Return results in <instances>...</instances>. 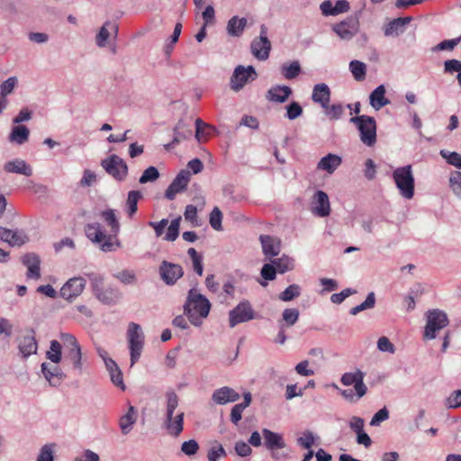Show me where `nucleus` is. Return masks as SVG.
I'll list each match as a JSON object with an SVG mask.
<instances>
[{"label":"nucleus","instance_id":"obj_1","mask_svg":"<svg viewBox=\"0 0 461 461\" xmlns=\"http://www.w3.org/2000/svg\"><path fill=\"white\" fill-rule=\"evenodd\" d=\"M210 310L211 303L205 296L195 289L189 290L184 305V313L193 325L200 326L202 319L208 316Z\"/></svg>","mask_w":461,"mask_h":461},{"label":"nucleus","instance_id":"obj_2","mask_svg":"<svg viewBox=\"0 0 461 461\" xmlns=\"http://www.w3.org/2000/svg\"><path fill=\"white\" fill-rule=\"evenodd\" d=\"M86 237L95 244H97L104 252L114 251L121 247V242L112 235H106L103 227L98 222L88 223L85 226Z\"/></svg>","mask_w":461,"mask_h":461},{"label":"nucleus","instance_id":"obj_3","mask_svg":"<svg viewBox=\"0 0 461 461\" xmlns=\"http://www.w3.org/2000/svg\"><path fill=\"white\" fill-rule=\"evenodd\" d=\"M392 176L399 194L405 199H412L415 191V179L411 165L395 168Z\"/></svg>","mask_w":461,"mask_h":461},{"label":"nucleus","instance_id":"obj_4","mask_svg":"<svg viewBox=\"0 0 461 461\" xmlns=\"http://www.w3.org/2000/svg\"><path fill=\"white\" fill-rule=\"evenodd\" d=\"M350 122L357 127L360 140L365 145L372 147L375 144L376 122L374 117L368 115L351 117Z\"/></svg>","mask_w":461,"mask_h":461},{"label":"nucleus","instance_id":"obj_5","mask_svg":"<svg viewBox=\"0 0 461 461\" xmlns=\"http://www.w3.org/2000/svg\"><path fill=\"white\" fill-rule=\"evenodd\" d=\"M126 335L130 349L131 366H132L141 356L144 348V334L140 325L130 322Z\"/></svg>","mask_w":461,"mask_h":461},{"label":"nucleus","instance_id":"obj_6","mask_svg":"<svg viewBox=\"0 0 461 461\" xmlns=\"http://www.w3.org/2000/svg\"><path fill=\"white\" fill-rule=\"evenodd\" d=\"M426 326L424 330V339H433L437 332L447 327L449 323L447 314L438 309L429 310L426 312Z\"/></svg>","mask_w":461,"mask_h":461},{"label":"nucleus","instance_id":"obj_7","mask_svg":"<svg viewBox=\"0 0 461 461\" xmlns=\"http://www.w3.org/2000/svg\"><path fill=\"white\" fill-rule=\"evenodd\" d=\"M105 172L117 181H123L128 176V165L117 155H110L101 161Z\"/></svg>","mask_w":461,"mask_h":461},{"label":"nucleus","instance_id":"obj_8","mask_svg":"<svg viewBox=\"0 0 461 461\" xmlns=\"http://www.w3.org/2000/svg\"><path fill=\"white\" fill-rule=\"evenodd\" d=\"M255 319V311L248 300L241 301L236 307L229 312L230 327L247 322Z\"/></svg>","mask_w":461,"mask_h":461},{"label":"nucleus","instance_id":"obj_9","mask_svg":"<svg viewBox=\"0 0 461 461\" xmlns=\"http://www.w3.org/2000/svg\"><path fill=\"white\" fill-rule=\"evenodd\" d=\"M257 72L252 66L239 65L235 68L234 72L230 77V88L234 91H240L249 81L255 80Z\"/></svg>","mask_w":461,"mask_h":461},{"label":"nucleus","instance_id":"obj_10","mask_svg":"<svg viewBox=\"0 0 461 461\" xmlns=\"http://www.w3.org/2000/svg\"><path fill=\"white\" fill-rule=\"evenodd\" d=\"M250 49L252 54L258 59L265 60L268 58L271 50V42L267 39V28L265 24L260 26L259 37L253 40Z\"/></svg>","mask_w":461,"mask_h":461},{"label":"nucleus","instance_id":"obj_11","mask_svg":"<svg viewBox=\"0 0 461 461\" xmlns=\"http://www.w3.org/2000/svg\"><path fill=\"white\" fill-rule=\"evenodd\" d=\"M86 276L96 298L102 303H112L114 301L113 292L111 289H105L103 276L96 273H89Z\"/></svg>","mask_w":461,"mask_h":461},{"label":"nucleus","instance_id":"obj_12","mask_svg":"<svg viewBox=\"0 0 461 461\" xmlns=\"http://www.w3.org/2000/svg\"><path fill=\"white\" fill-rule=\"evenodd\" d=\"M158 272L162 281L168 285H175L184 275L183 267L180 265L167 260L161 262Z\"/></svg>","mask_w":461,"mask_h":461},{"label":"nucleus","instance_id":"obj_13","mask_svg":"<svg viewBox=\"0 0 461 461\" xmlns=\"http://www.w3.org/2000/svg\"><path fill=\"white\" fill-rule=\"evenodd\" d=\"M365 374L357 369L355 372L345 373L341 378L340 382L345 386L354 385V389L357 393V398H362L367 392V387L364 384Z\"/></svg>","mask_w":461,"mask_h":461},{"label":"nucleus","instance_id":"obj_14","mask_svg":"<svg viewBox=\"0 0 461 461\" xmlns=\"http://www.w3.org/2000/svg\"><path fill=\"white\" fill-rule=\"evenodd\" d=\"M86 286V280L79 277L68 279L60 289V296L68 301H72L79 296Z\"/></svg>","mask_w":461,"mask_h":461},{"label":"nucleus","instance_id":"obj_15","mask_svg":"<svg viewBox=\"0 0 461 461\" xmlns=\"http://www.w3.org/2000/svg\"><path fill=\"white\" fill-rule=\"evenodd\" d=\"M359 28L358 19L353 16L333 25L332 30L342 40H350L357 34Z\"/></svg>","mask_w":461,"mask_h":461},{"label":"nucleus","instance_id":"obj_16","mask_svg":"<svg viewBox=\"0 0 461 461\" xmlns=\"http://www.w3.org/2000/svg\"><path fill=\"white\" fill-rule=\"evenodd\" d=\"M312 212L319 217H326L330 213V205L328 194L323 191H317L312 202Z\"/></svg>","mask_w":461,"mask_h":461},{"label":"nucleus","instance_id":"obj_17","mask_svg":"<svg viewBox=\"0 0 461 461\" xmlns=\"http://www.w3.org/2000/svg\"><path fill=\"white\" fill-rule=\"evenodd\" d=\"M0 240L12 247H20L28 241V237L22 231L1 227Z\"/></svg>","mask_w":461,"mask_h":461},{"label":"nucleus","instance_id":"obj_18","mask_svg":"<svg viewBox=\"0 0 461 461\" xmlns=\"http://www.w3.org/2000/svg\"><path fill=\"white\" fill-rule=\"evenodd\" d=\"M240 393L229 386H223L213 392L212 399L220 405H224L229 402H234L240 399Z\"/></svg>","mask_w":461,"mask_h":461},{"label":"nucleus","instance_id":"obj_19","mask_svg":"<svg viewBox=\"0 0 461 461\" xmlns=\"http://www.w3.org/2000/svg\"><path fill=\"white\" fill-rule=\"evenodd\" d=\"M259 240L262 245L263 253L268 259L280 253L281 242L278 239L269 235H261Z\"/></svg>","mask_w":461,"mask_h":461},{"label":"nucleus","instance_id":"obj_20","mask_svg":"<svg viewBox=\"0 0 461 461\" xmlns=\"http://www.w3.org/2000/svg\"><path fill=\"white\" fill-rule=\"evenodd\" d=\"M4 170L7 173H14L25 176H31L33 174L32 167L28 163H26L25 160L21 158L7 161L4 165Z\"/></svg>","mask_w":461,"mask_h":461},{"label":"nucleus","instance_id":"obj_21","mask_svg":"<svg viewBox=\"0 0 461 461\" xmlns=\"http://www.w3.org/2000/svg\"><path fill=\"white\" fill-rule=\"evenodd\" d=\"M330 89L325 83H319L313 86L312 99L314 103L320 104L321 108L327 107L330 101Z\"/></svg>","mask_w":461,"mask_h":461},{"label":"nucleus","instance_id":"obj_22","mask_svg":"<svg viewBox=\"0 0 461 461\" xmlns=\"http://www.w3.org/2000/svg\"><path fill=\"white\" fill-rule=\"evenodd\" d=\"M193 135L190 125H187L183 120H180L174 128V138L171 143L165 146L167 149L174 148L184 140L189 139Z\"/></svg>","mask_w":461,"mask_h":461},{"label":"nucleus","instance_id":"obj_23","mask_svg":"<svg viewBox=\"0 0 461 461\" xmlns=\"http://www.w3.org/2000/svg\"><path fill=\"white\" fill-rule=\"evenodd\" d=\"M165 428L171 436L178 437L184 429V412L171 414L170 418L166 415Z\"/></svg>","mask_w":461,"mask_h":461},{"label":"nucleus","instance_id":"obj_24","mask_svg":"<svg viewBox=\"0 0 461 461\" xmlns=\"http://www.w3.org/2000/svg\"><path fill=\"white\" fill-rule=\"evenodd\" d=\"M23 263L27 267V277L39 279L41 277V270H40V263L41 260L39 257L34 253H28L23 256Z\"/></svg>","mask_w":461,"mask_h":461},{"label":"nucleus","instance_id":"obj_25","mask_svg":"<svg viewBox=\"0 0 461 461\" xmlns=\"http://www.w3.org/2000/svg\"><path fill=\"white\" fill-rule=\"evenodd\" d=\"M19 350L24 357L35 354L37 352V342L34 331L31 330L30 334L23 336L19 341Z\"/></svg>","mask_w":461,"mask_h":461},{"label":"nucleus","instance_id":"obj_26","mask_svg":"<svg viewBox=\"0 0 461 461\" xmlns=\"http://www.w3.org/2000/svg\"><path fill=\"white\" fill-rule=\"evenodd\" d=\"M262 434L267 449L273 451L285 447V443L280 434L273 432L267 429H264L262 430Z\"/></svg>","mask_w":461,"mask_h":461},{"label":"nucleus","instance_id":"obj_27","mask_svg":"<svg viewBox=\"0 0 461 461\" xmlns=\"http://www.w3.org/2000/svg\"><path fill=\"white\" fill-rule=\"evenodd\" d=\"M292 95V89L286 86H275L267 94V98L271 102L284 103Z\"/></svg>","mask_w":461,"mask_h":461},{"label":"nucleus","instance_id":"obj_28","mask_svg":"<svg viewBox=\"0 0 461 461\" xmlns=\"http://www.w3.org/2000/svg\"><path fill=\"white\" fill-rule=\"evenodd\" d=\"M369 101L370 105L375 110H380L390 103V101L385 97V87L384 85L377 86L370 94Z\"/></svg>","mask_w":461,"mask_h":461},{"label":"nucleus","instance_id":"obj_29","mask_svg":"<svg viewBox=\"0 0 461 461\" xmlns=\"http://www.w3.org/2000/svg\"><path fill=\"white\" fill-rule=\"evenodd\" d=\"M243 398V402L235 404L230 411V421L235 425H237L241 420L243 411L249 406L252 401L250 393H244Z\"/></svg>","mask_w":461,"mask_h":461},{"label":"nucleus","instance_id":"obj_30","mask_svg":"<svg viewBox=\"0 0 461 461\" xmlns=\"http://www.w3.org/2000/svg\"><path fill=\"white\" fill-rule=\"evenodd\" d=\"M246 18H239L238 16L231 17L227 24V32L230 36L240 37L242 35L245 27L247 26Z\"/></svg>","mask_w":461,"mask_h":461},{"label":"nucleus","instance_id":"obj_31","mask_svg":"<svg viewBox=\"0 0 461 461\" xmlns=\"http://www.w3.org/2000/svg\"><path fill=\"white\" fill-rule=\"evenodd\" d=\"M105 366L110 374L113 384L117 387H120L122 390H124L125 385L123 383L122 373L116 362L114 360H107Z\"/></svg>","mask_w":461,"mask_h":461},{"label":"nucleus","instance_id":"obj_32","mask_svg":"<svg viewBox=\"0 0 461 461\" xmlns=\"http://www.w3.org/2000/svg\"><path fill=\"white\" fill-rule=\"evenodd\" d=\"M341 164V158L338 155L328 154L323 157L318 163V168L325 170L328 173H333L337 167Z\"/></svg>","mask_w":461,"mask_h":461},{"label":"nucleus","instance_id":"obj_33","mask_svg":"<svg viewBox=\"0 0 461 461\" xmlns=\"http://www.w3.org/2000/svg\"><path fill=\"white\" fill-rule=\"evenodd\" d=\"M411 21V17H401L393 20L388 23L384 30V34L386 36L389 35H398L400 32H402L405 25H407Z\"/></svg>","mask_w":461,"mask_h":461},{"label":"nucleus","instance_id":"obj_34","mask_svg":"<svg viewBox=\"0 0 461 461\" xmlns=\"http://www.w3.org/2000/svg\"><path fill=\"white\" fill-rule=\"evenodd\" d=\"M82 351L81 348H69L66 352L65 355V361H68L72 366L73 368L80 374L83 369V357H82Z\"/></svg>","mask_w":461,"mask_h":461},{"label":"nucleus","instance_id":"obj_35","mask_svg":"<svg viewBox=\"0 0 461 461\" xmlns=\"http://www.w3.org/2000/svg\"><path fill=\"white\" fill-rule=\"evenodd\" d=\"M135 421L136 411L133 406H131L128 410V412L120 419L119 424L122 434H128Z\"/></svg>","mask_w":461,"mask_h":461},{"label":"nucleus","instance_id":"obj_36","mask_svg":"<svg viewBox=\"0 0 461 461\" xmlns=\"http://www.w3.org/2000/svg\"><path fill=\"white\" fill-rule=\"evenodd\" d=\"M142 198V194L140 191L132 190L128 193L126 208L129 217H132L138 210V202Z\"/></svg>","mask_w":461,"mask_h":461},{"label":"nucleus","instance_id":"obj_37","mask_svg":"<svg viewBox=\"0 0 461 461\" xmlns=\"http://www.w3.org/2000/svg\"><path fill=\"white\" fill-rule=\"evenodd\" d=\"M29 130L24 125L14 126L10 133L9 140L18 144L24 143L29 138Z\"/></svg>","mask_w":461,"mask_h":461},{"label":"nucleus","instance_id":"obj_38","mask_svg":"<svg viewBox=\"0 0 461 461\" xmlns=\"http://www.w3.org/2000/svg\"><path fill=\"white\" fill-rule=\"evenodd\" d=\"M108 27L113 31L114 34L118 32V26L116 24H112L110 22H106L100 29L99 33L96 36V44L99 47H104L106 45V41L109 38V31Z\"/></svg>","mask_w":461,"mask_h":461},{"label":"nucleus","instance_id":"obj_39","mask_svg":"<svg viewBox=\"0 0 461 461\" xmlns=\"http://www.w3.org/2000/svg\"><path fill=\"white\" fill-rule=\"evenodd\" d=\"M349 69L354 78L357 81H363L366 75V65L359 60H352L349 63Z\"/></svg>","mask_w":461,"mask_h":461},{"label":"nucleus","instance_id":"obj_40","mask_svg":"<svg viewBox=\"0 0 461 461\" xmlns=\"http://www.w3.org/2000/svg\"><path fill=\"white\" fill-rule=\"evenodd\" d=\"M101 216L111 228V231L114 233V235H117L120 230V223L115 216L114 211L112 209L105 210L102 212Z\"/></svg>","mask_w":461,"mask_h":461},{"label":"nucleus","instance_id":"obj_41","mask_svg":"<svg viewBox=\"0 0 461 461\" xmlns=\"http://www.w3.org/2000/svg\"><path fill=\"white\" fill-rule=\"evenodd\" d=\"M189 180L190 172L187 170H182L173 180L170 185H172V188H176L179 192H182L184 189H185Z\"/></svg>","mask_w":461,"mask_h":461},{"label":"nucleus","instance_id":"obj_42","mask_svg":"<svg viewBox=\"0 0 461 461\" xmlns=\"http://www.w3.org/2000/svg\"><path fill=\"white\" fill-rule=\"evenodd\" d=\"M187 254L191 258L194 271L201 276L203 272V257L194 248H190Z\"/></svg>","mask_w":461,"mask_h":461},{"label":"nucleus","instance_id":"obj_43","mask_svg":"<svg viewBox=\"0 0 461 461\" xmlns=\"http://www.w3.org/2000/svg\"><path fill=\"white\" fill-rule=\"evenodd\" d=\"M375 304V293L371 292L367 294L366 300L360 303L359 305H357L350 310V314L357 315L360 312L366 310V309H372Z\"/></svg>","mask_w":461,"mask_h":461},{"label":"nucleus","instance_id":"obj_44","mask_svg":"<svg viewBox=\"0 0 461 461\" xmlns=\"http://www.w3.org/2000/svg\"><path fill=\"white\" fill-rule=\"evenodd\" d=\"M282 72L286 79H294L301 73V66L298 61H294L289 65L284 64Z\"/></svg>","mask_w":461,"mask_h":461},{"label":"nucleus","instance_id":"obj_45","mask_svg":"<svg viewBox=\"0 0 461 461\" xmlns=\"http://www.w3.org/2000/svg\"><path fill=\"white\" fill-rule=\"evenodd\" d=\"M272 263L274 264V266L276 269V272H279L281 274H284L289 270H292L294 267L293 260L290 258L285 257V256H284L280 258H277V259H274L272 261Z\"/></svg>","mask_w":461,"mask_h":461},{"label":"nucleus","instance_id":"obj_46","mask_svg":"<svg viewBox=\"0 0 461 461\" xmlns=\"http://www.w3.org/2000/svg\"><path fill=\"white\" fill-rule=\"evenodd\" d=\"M211 129V126L205 123L202 119L198 118L195 121V139L199 142L205 141L207 140V130Z\"/></svg>","mask_w":461,"mask_h":461},{"label":"nucleus","instance_id":"obj_47","mask_svg":"<svg viewBox=\"0 0 461 461\" xmlns=\"http://www.w3.org/2000/svg\"><path fill=\"white\" fill-rule=\"evenodd\" d=\"M61 344L60 342L57 340H52L50 342V350L47 352L48 358L55 363L58 364L61 360Z\"/></svg>","mask_w":461,"mask_h":461},{"label":"nucleus","instance_id":"obj_48","mask_svg":"<svg viewBox=\"0 0 461 461\" xmlns=\"http://www.w3.org/2000/svg\"><path fill=\"white\" fill-rule=\"evenodd\" d=\"M300 294L301 288L298 285H290L279 294V299L283 302H289L298 297Z\"/></svg>","mask_w":461,"mask_h":461},{"label":"nucleus","instance_id":"obj_49","mask_svg":"<svg viewBox=\"0 0 461 461\" xmlns=\"http://www.w3.org/2000/svg\"><path fill=\"white\" fill-rule=\"evenodd\" d=\"M298 319L299 311L295 308H288L283 312L282 321H279V324H282V321H284L287 326H293L296 323Z\"/></svg>","mask_w":461,"mask_h":461},{"label":"nucleus","instance_id":"obj_50","mask_svg":"<svg viewBox=\"0 0 461 461\" xmlns=\"http://www.w3.org/2000/svg\"><path fill=\"white\" fill-rule=\"evenodd\" d=\"M226 456V451L221 444L215 442L208 450L209 461H218L219 458Z\"/></svg>","mask_w":461,"mask_h":461},{"label":"nucleus","instance_id":"obj_51","mask_svg":"<svg viewBox=\"0 0 461 461\" xmlns=\"http://www.w3.org/2000/svg\"><path fill=\"white\" fill-rule=\"evenodd\" d=\"M159 177V172L157 167L150 166L144 170L141 176L139 179L140 184H147L149 182H154Z\"/></svg>","mask_w":461,"mask_h":461},{"label":"nucleus","instance_id":"obj_52","mask_svg":"<svg viewBox=\"0 0 461 461\" xmlns=\"http://www.w3.org/2000/svg\"><path fill=\"white\" fill-rule=\"evenodd\" d=\"M322 109H324L325 114L330 120L339 119L344 113V108L340 104H333L331 105L329 104L327 107H322Z\"/></svg>","mask_w":461,"mask_h":461},{"label":"nucleus","instance_id":"obj_53","mask_svg":"<svg viewBox=\"0 0 461 461\" xmlns=\"http://www.w3.org/2000/svg\"><path fill=\"white\" fill-rule=\"evenodd\" d=\"M450 187L453 192L459 197H461V172L454 171L450 175L449 178Z\"/></svg>","mask_w":461,"mask_h":461},{"label":"nucleus","instance_id":"obj_54","mask_svg":"<svg viewBox=\"0 0 461 461\" xmlns=\"http://www.w3.org/2000/svg\"><path fill=\"white\" fill-rule=\"evenodd\" d=\"M167 416L169 418L171 414H174L176 409L178 406V397L176 393L170 392L167 393Z\"/></svg>","mask_w":461,"mask_h":461},{"label":"nucleus","instance_id":"obj_55","mask_svg":"<svg viewBox=\"0 0 461 461\" xmlns=\"http://www.w3.org/2000/svg\"><path fill=\"white\" fill-rule=\"evenodd\" d=\"M221 220H222V213L220 211L218 207H214L212 212L210 213V224L211 226L216 230H221Z\"/></svg>","mask_w":461,"mask_h":461},{"label":"nucleus","instance_id":"obj_56","mask_svg":"<svg viewBox=\"0 0 461 461\" xmlns=\"http://www.w3.org/2000/svg\"><path fill=\"white\" fill-rule=\"evenodd\" d=\"M179 221L180 219H175L170 222L165 237L167 240L174 241L176 240L179 234Z\"/></svg>","mask_w":461,"mask_h":461},{"label":"nucleus","instance_id":"obj_57","mask_svg":"<svg viewBox=\"0 0 461 461\" xmlns=\"http://www.w3.org/2000/svg\"><path fill=\"white\" fill-rule=\"evenodd\" d=\"M303 113V108L297 102H292L289 105L286 106V114L285 116L289 120H295Z\"/></svg>","mask_w":461,"mask_h":461},{"label":"nucleus","instance_id":"obj_58","mask_svg":"<svg viewBox=\"0 0 461 461\" xmlns=\"http://www.w3.org/2000/svg\"><path fill=\"white\" fill-rule=\"evenodd\" d=\"M60 340L63 344V346L67 348V351L69 350V348H81L72 334L69 333H61L60 334Z\"/></svg>","mask_w":461,"mask_h":461},{"label":"nucleus","instance_id":"obj_59","mask_svg":"<svg viewBox=\"0 0 461 461\" xmlns=\"http://www.w3.org/2000/svg\"><path fill=\"white\" fill-rule=\"evenodd\" d=\"M199 445L194 439H190L182 443L181 451L186 456H193L197 453Z\"/></svg>","mask_w":461,"mask_h":461},{"label":"nucleus","instance_id":"obj_60","mask_svg":"<svg viewBox=\"0 0 461 461\" xmlns=\"http://www.w3.org/2000/svg\"><path fill=\"white\" fill-rule=\"evenodd\" d=\"M261 276L267 281H272L276 276V269L274 264H265L261 268Z\"/></svg>","mask_w":461,"mask_h":461},{"label":"nucleus","instance_id":"obj_61","mask_svg":"<svg viewBox=\"0 0 461 461\" xmlns=\"http://www.w3.org/2000/svg\"><path fill=\"white\" fill-rule=\"evenodd\" d=\"M17 85V78L15 77H11L7 78L3 84L1 85V92L0 94L6 96L7 95L11 94Z\"/></svg>","mask_w":461,"mask_h":461},{"label":"nucleus","instance_id":"obj_62","mask_svg":"<svg viewBox=\"0 0 461 461\" xmlns=\"http://www.w3.org/2000/svg\"><path fill=\"white\" fill-rule=\"evenodd\" d=\"M377 348L380 351L394 353L395 348L387 337H381L377 341Z\"/></svg>","mask_w":461,"mask_h":461},{"label":"nucleus","instance_id":"obj_63","mask_svg":"<svg viewBox=\"0 0 461 461\" xmlns=\"http://www.w3.org/2000/svg\"><path fill=\"white\" fill-rule=\"evenodd\" d=\"M448 408H457L461 406V390L454 391L446 402Z\"/></svg>","mask_w":461,"mask_h":461},{"label":"nucleus","instance_id":"obj_64","mask_svg":"<svg viewBox=\"0 0 461 461\" xmlns=\"http://www.w3.org/2000/svg\"><path fill=\"white\" fill-rule=\"evenodd\" d=\"M37 461H53V449L51 446L45 445L41 447Z\"/></svg>","mask_w":461,"mask_h":461}]
</instances>
